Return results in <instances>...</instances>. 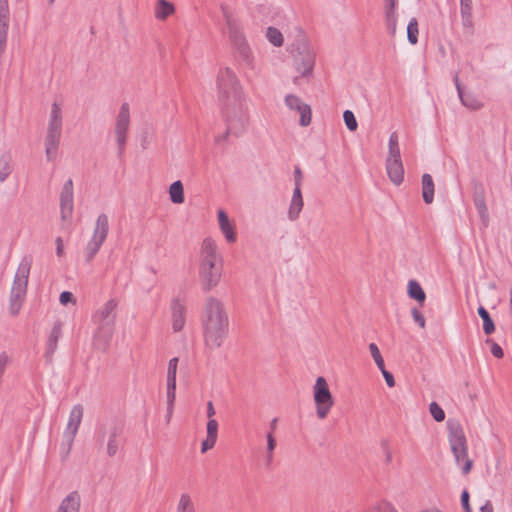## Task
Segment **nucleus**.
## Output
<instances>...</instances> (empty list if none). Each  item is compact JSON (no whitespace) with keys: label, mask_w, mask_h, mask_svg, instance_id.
I'll list each match as a JSON object with an SVG mask.
<instances>
[{"label":"nucleus","mask_w":512,"mask_h":512,"mask_svg":"<svg viewBox=\"0 0 512 512\" xmlns=\"http://www.w3.org/2000/svg\"><path fill=\"white\" fill-rule=\"evenodd\" d=\"M218 99L226 122V131L215 138L216 143L230 135L239 137L248 126L249 117L245 108V97L240 81L232 69H220L217 75Z\"/></svg>","instance_id":"f257e3e1"},{"label":"nucleus","mask_w":512,"mask_h":512,"mask_svg":"<svg viewBox=\"0 0 512 512\" xmlns=\"http://www.w3.org/2000/svg\"><path fill=\"white\" fill-rule=\"evenodd\" d=\"M201 323L205 345L210 349L221 347L229 332V318L219 299L209 297L206 300Z\"/></svg>","instance_id":"f03ea898"},{"label":"nucleus","mask_w":512,"mask_h":512,"mask_svg":"<svg viewBox=\"0 0 512 512\" xmlns=\"http://www.w3.org/2000/svg\"><path fill=\"white\" fill-rule=\"evenodd\" d=\"M94 438L100 449L106 444V454L109 457L116 456L127 442L124 421L113 418L98 424L95 429Z\"/></svg>","instance_id":"7ed1b4c3"},{"label":"nucleus","mask_w":512,"mask_h":512,"mask_svg":"<svg viewBox=\"0 0 512 512\" xmlns=\"http://www.w3.org/2000/svg\"><path fill=\"white\" fill-rule=\"evenodd\" d=\"M448 441L451 451L455 457L456 463L464 462L462 466L463 474L467 475L473 467V460L468 457L467 440L460 422L455 418L447 420Z\"/></svg>","instance_id":"20e7f679"},{"label":"nucleus","mask_w":512,"mask_h":512,"mask_svg":"<svg viewBox=\"0 0 512 512\" xmlns=\"http://www.w3.org/2000/svg\"><path fill=\"white\" fill-rule=\"evenodd\" d=\"M291 54L298 72L303 77L312 75L315 65V53L310 49L304 38L297 39L291 44Z\"/></svg>","instance_id":"39448f33"},{"label":"nucleus","mask_w":512,"mask_h":512,"mask_svg":"<svg viewBox=\"0 0 512 512\" xmlns=\"http://www.w3.org/2000/svg\"><path fill=\"white\" fill-rule=\"evenodd\" d=\"M109 232V219L105 213H101L98 215L96 219L95 228L93 231L92 238L87 243L84 248V262L85 264H90L97 253L99 252L101 246L105 242L107 235Z\"/></svg>","instance_id":"423d86ee"},{"label":"nucleus","mask_w":512,"mask_h":512,"mask_svg":"<svg viewBox=\"0 0 512 512\" xmlns=\"http://www.w3.org/2000/svg\"><path fill=\"white\" fill-rule=\"evenodd\" d=\"M313 399L316 405V414L319 419H325L334 405V397L328 383L323 376H319L313 386Z\"/></svg>","instance_id":"0eeeda50"},{"label":"nucleus","mask_w":512,"mask_h":512,"mask_svg":"<svg viewBox=\"0 0 512 512\" xmlns=\"http://www.w3.org/2000/svg\"><path fill=\"white\" fill-rule=\"evenodd\" d=\"M130 123V112L128 103H123L120 107L116 119L115 134L118 145V157H123L125 146L127 142V132Z\"/></svg>","instance_id":"6e6552de"},{"label":"nucleus","mask_w":512,"mask_h":512,"mask_svg":"<svg viewBox=\"0 0 512 512\" xmlns=\"http://www.w3.org/2000/svg\"><path fill=\"white\" fill-rule=\"evenodd\" d=\"M199 278L202 290L209 292L216 287L221 278V267L216 265V262H209L208 260H201L199 266Z\"/></svg>","instance_id":"1a4fd4ad"},{"label":"nucleus","mask_w":512,"mask_h":512,"mask_svg":"<svg viewBox=\"0 0 512 512\" xmlns=\"http://www.w3.org/2000/svg\"><path fill=\"white\" fill-rule=\"evenodd\" d=\"M230 41L235 49V58L245 64L251 66L253 62V56L249 44L241 30L235 34L229 35Z\"/></svg>","instance_id":"9d476101"},{"label":"nucleus","mask_w":512,"mask_h":512,"mask_svg":"<svg viewBox=\"0 0 512 512\" xmlns=\"http://www.w3.org/2000/svg\"><path fill=\"white\" fill-rule=\"evenodd\" d=\"M473 202L484 226L488 225L489 212L486 205L485 188L482 182L472 179Z\"/></svg>","instance_id":"9b49d317"},{"label":"nucleus","mask_w":512,"mask_h":512,"mask_svg":"<svg viewBox=\"0 0 512 512\" xmlns=\"http://www.w3.org/2000/svg\"><path fill=\"white\" fill-rule=\"evenodd\" d=\"M32 262H33L32 256L25 255L24 257H22L20 264L18 266L17 272L14 276L11 290L19 291V292H23V293L27 292L28 278H29Z\"/></svg>","instance_id":"f8f14e48"},{"label":"nucleus","mask_w":512,"mask_h":512,"mask_svg":"<svg viewBox=\"0 0 512 512\" xmlns=\"http://www.w3.org/2000/svg\"><path fill=\"white\" fill-rule=\"evenodd\" d=\"M84 409L81 404L74 405L70 411L67 427L63 433V440L73 445L74 439L78 432L79 426L83 418Z\"/></svg>","instance_id":"ddd939ff"},{"label":"nucleus","mask_w":512,"mask_h":512,"mask_svg":"<svg viewBox=\"0 0 512 512\" xmlns=\"http://www.w3.org/2000/svg\"><path fill=\"white\" fill-rule=\"evenodd\" d=\"M97 329L93 336V344L96 349L106 352L115 331V324L96 323Z\"/></svg>","instance_id":"4468645a"},{"label":"nucleus","mask_w":512,"mask_h":512,"mask_svg":"<svg viewBox=\"0 0 512 512\" xmlns=\"http://www.w3.org/2000/svg\"><path fill=\"white\" fill-rule=\"evenodd\" d=\"M73 181L71 178L65 181L60 193V212L61 219L67 220L71 218L73 213Z\"/></svg>","instance_id":"2eb2a0df"},{"label":"nucleus","mask_w":512,"mask_h":512,"mask_svg":"<svg viewBox=\"0 0 512 512\" xmlns=\"http://www.w3.org/2000/svg\"><path fill=\"white\" fill-rule=\"evenodd\" d=\"M118 306V300L115 298L109 299L102 308L94 313L92 320L94 323H116V308Z\"/></svg>","instance_id":"dca6fc26"},{"label":"nucleus","mask_w":512,"mask_h":512,"mask_svg":"<svg viewBox=\"0 0 512 512\" xmlns=\"http://www.w3.org/2000/svg\"><path fill=\"white\" fill-rule=\"evenodd\" d=\"M62 335V323L60 321H56L51 329V332L48 336L46 343V351L44 354L46 363L52 364L53 355L57 349V344Z\"/></svg>","instance_id":"f3484780"},{"label":"nucleus","mask_w":512,"mask_h":512,"mask_svg":"<svg viewBox=\"0 0 512 512\" xmlns=\"http://www.w3.org/2000/svg\"><path fill=\"white\" fill-rule=\"evenodd\" d=\"M9 17L8 0H0V53L6 48Z\"/></svg>","instance_id":"a211bd4d"},{"label":"nucleus","mask_w":512,"mask_h":512,"mask_svg":"<svg viewBox=\"0 0 512 512\" xmlns=\"http://www.w3.org/2000/svg\"><path fill=\"white\" fill-rule=\"evenodd\" d=\"M387 175L392 183L400 185L404 180V167L401 159H386Z\"/></svg>","instance_id":"6ab92c4d"},{"label":"nucleus","mask_w":512,"mask_h":512,"mask_svg":"<svg viewBox=\"0 0 512 512\" xmlns=\"http://www.w3.org/2000/svg\"><path fill=\"white\" fill-rule=\"evenodd\" d=\"M218 223L220 230L225 236L228 243H234L237 239L235 226L231 223L228 214L223 210L219 209L217 212Z\"/></svg>","instance_id":"aec40b11"},{"label":"nucleus","mask_w":512,"mask_h":512,"mask_svg":"<svg viewBox=\"0 0 512 512\" xmlns=\"http://www.w3.org/2000/svg\"><path fill=\"white\" fill-rule=\"evenodd\" d=\"M172 311V328L175 332H179L185 325L186 308L180 302L179 298H174L171 303Z\"/></svg>","instance_id":"412c9836"},{"label":"nucleus","mask_w":512,"mask_h":512,"mask_svg":"<svg viewBox=\"0 0 512 512\" xmlns=\"http://www.w3.org/2000/svg\"><path fill=\"white\" fill-rule=\"evenodd\" d=\"M304 206L301 187H294L292 199L288 210V218L295 221L299 218L300 212Z\"/></svg>","instance_id":"4be33fe9"},{"label":"nucleus","mask_w":512,"mask_h":512,"mask_svg":"<svg viewBox=\"0 0 512 512\" xmlns=\"http://www.w3.org/2000/svg\"><path fill=\"white\" fill-rule=\"evenodd\" d=\"M207 436L201 443V452L206 453L212 449L217 441L218 436V422L215 419H209L207 422Z\"/></svg>","instance_id":"5701e85b"},{"label":"nucleus","mask_w":512,"mask_h":512,"mask_svg":"<svg viewBox=\"0 0 512 512\" xmlns=\"http://www.w3.org/2000/svg\"><path fill=\"white\" fill-rule=\"evenodd\" d=\"M473 1L472 0H460V14L462 25L465 29L470 30V34H473L474 22H473Z\"/></svg>","instance_id":"b1692460"},{"label":"nucleus","mask_w":512,"mask_h":512,"mask_svg":"<svg viewBox=\"0 0 512 512\" xmlns=\"http://www.w3.org/2000/svg\"><path fill=\"white\" fill-rule=\"evenodd\" d=\"M61 133L47 131L45 138V153L48 161H53L56 158Z\"/></svg>","instance_id":"393cba45"},{"label":"nucleus","mask_w":512,"mask_h":512,"mask_svg":"<svg viewBox=\"0 0 512 512\" xmlns=\"http://www.w3.org/2000/svg\"><path fill=\"white\" fill-rule=\"evenodd\" d=\"M220 10L225 20L229 35L235 34L237 31L241 30L239 20L234 17L232 10L227 3H221Z\"/></svg>","instance_id":"a878e982"},{"label":"nucleus","mask_w":512,"mask_h":512,"mask_svg":"<svg viewBox=\"0 0 512 512\" xmlns=\"http://www.w3.org/2000/svg\"><path fill=\"white\" fill-rule=\"evenodd\" d=\"M407 294L410 299L418 302L421 307L424 305L426 301V293L417 280H409L407 285Z\"/></svg>","instance_id":"bb28decb"},{"label":"nucleus","mask_w":512,"mask_h":512,"mask_svg":"<svg viewBox=\"0 0 512 512\" xmlns=\"http://www.w3.org/2000/svg\"><path fill=\"white\" fill-rule=\"evenodd\" d=\"M79 508L80 496L73 491L62 500L57 512H79Z\"/></svg>","instance_id":"cd10ccee"},{"label":"nucleus","mask_w":512,"mask_h":512,"mask_svg":"<svg viewBox=\"0 0 512 512\" xmlns=\"http://www.w3.org/2000/svg\"><path fill=\"white\" fill-rule=\"evenodd\" d=\"M422 198L425 204H431L434 200L435 185L430 174L424 173L421 178Z\"/></svg>","instance_id":"c85d7f7f"},{"label":"nucleus","mask_w":512,"mask_h":512,"mask_svg":"<svg viewBox=\"0 0 512 512\" xmlns=\"http://www.w3.org/2000/svg\"><path fill=\"white\" fill-rule=\"evenodd\" d=\"M477 312H478L479 317L483 321L484 334L487 336H490L491 334H493L495 332V329H496L494 320L492 319L488 310L482 305H480L478 307Z\"/></svg>","instance_id":"c756f323"},{"label":"nucleus","mask_w":512,"mask_h":512,"mask_svg":"<svg viewBox=\"0 0 512 512\" xmlns=\"http://www.w3.org/2000/svg\"><path fill=\"white\" fill-rule=\"evenodd\" d=\"M201 260H208L209 262H216V244L214 240L207 237L203 240L201 247Z\"/></svg>","instance_id":"7c9ffc66"},{"label":"nucleus","mask_w":512,"mask_h":512,"mask_svg":"<svg viewBox=\"0 0 512 512\" xmlns=\"http://www.w3.org/2000/svg\"><path fill=\"white\" fill-rule=\"evenodd\" d=\"M175 11L173 3L167 0H157L155 17L159 20H166Z\"/></svg>","instance_id":"2f4dec72"},{"label":"nucleus","mask_w":512,"mask_h":512,"mask_svg":"<svg viewBox=\"0 0 512 512\" xmlns=\"http://www.w3.org/2000/svg\"><path fill=\"white\" fill-rule=\"evenodd\" d=\"M170 200L174 204H182L185 201L184 187L180 180L174 181L169 187Z\"/></svg>","instance_id":"473e14b6"},{"label":"nucleus","mask_w":512,"mask_h":512,"mask_svg":"<svg viewBox=\"0 0 512 512\" xmlns=\"http://www.w3.org/2000/svg\"><path fill=\"white\" fill-rule=\"evenodd\" d=\"M26 293L11 290L9 299V312L12 316H17L22 307Z\"/></svg>","instance_id":"72a5a7b5"},{"label":"nucleus","mask_w":512,"mask_h":512,"mask_svg":"<svg viewBox=\"0 0 512 512\" xmlns=\"http://www.w3.org/2000/svg\"><path fill=\"white\" fill-rule=\"evenodd\" d=\"M12 157L9 152H5L0 156V182H4L12 173L11 165Z\"/></svg>","instance_id":"f704fd0d"},{"label":"nucleus","mask_w":512,"mask_h":512,"mask_svg":"<svg viewBox=\"0 0 512 512\" xmlns=\"http://www.w3.org/2000/svg\"><path fill=\"white\" fill-rule=\"evenodd\" d=\"M458 96L461 103L469 109L478 110L483 106V104L471 93H465L464 91Z\"/></svg>","instance_id":"c9c22d12"},{"label":"nucleus","mask_w":512,"mask_h":512,"mask_svg":"<svg viewBox=\"0 0 512 512\" xmlns=\"http://www.w3.org/2000/svg\"><path fill=\"white\" fill-rule=\"evenodd\" d=\"M266 37H267L268 41L275 47H281L283 45V42H284L283 35H282L281 31L276 27H273V26L268 27L267 31H266Z\"/></svg>","instance_id":"e433bc0d"},{"label":"nucleus","mask_w":512,"mask_h":512,"mask_svg":"<svg viewBox=\"0 0 512 512\" xmlns=\"http://www.w3.org/2000/svg\"><path fill=\"white\" fill-rule=\"evenodd\" d=\"M388 149V157H391L392 159H401L398 134L396 132H392L389 137Z\"/></svg>","instance_id":"4c0bfd02"},{"label":"nucleus","mask_w":512,"mask_h":512,"mask_svg":"<svg viewBox=\"0 0 512 512\" xmlns=\"http://www.w3.org/2000/svg\"><path fill=\"white\" fill-rule=\"evenodd\" d=\"M418 21L416 18H411L407 25V39L410 44L415 45L418 42Z\"/></svg>","instance_id":"58836bf2"},{"label":"nucleus","mask_w":512,"mask_h":512,"mask_svg":"<svg viewBox=\"0 0 512 512\" xmlns=\"http://www.w3.org/2000/svg\"><path fill=\"white\" fill-rule=\"evenodd\" d=\"M384 14L387 31L390 36L394 37L397 27V13L396 11H384Z\"/></svg>","instance_id":"ea45409f"},{"label":"nucleus","mask_w":512,"mask_h":512,"mask_svg":"<svg viewBox=\"0 0 512 512\" xmlns=\"http://www.w3.org/2000/svg\"><path fill=\"white\" fill-rule=\"evenodd\" d=\"M176 512H195L191 497L188 494L181 495Z\"/></svg>","instance_id":"a19ab883"},{"label":"nucleus","mask_w":512,"mask_h":512,"mask_svg":"<svg viewBox=\"0 0 512 512\" xmlns=\"http://www.w3.org/2000/svg\"><path fill=\"white\" fill-rule=\"evenodd\" d=\"M298 112L300 114V126L307 127L308 125H310L312 119V110L310 105L304 103V105L301 106Z\"/></svg>","instance_id":"79ce46f5"},{"label":"nucleus","mask_w":512,"mask_h":512,"mask_svg":"<svg viewBox=\"0 0 512 512\" xmlns=\"http://www.w3.org/2000/svg\"><path fill=\"white\" fill-rule=\"evenodd\" d=\"M429 411L431 416L436 422H442L445 419V412L442 407L435 401H432L429 405Z\"/></svg>","instance_id":"37998d69"},{"label":"nucleus","mask_w":512,"mask_h":512,"mask_svg":"<svg viewBox=\"0 0 512 512\" xmlns=\"http://www.w3.org/2000/svg\"><path fill=\"white\" fill-rule=\"evenodd\" d=\"M343 119L347 129L354 132L358 128V123L354 113L351 110H345L343 113Z\"/></svg>","instance_id":"c03bdc74"},{"label":"nucleus","mask_w":512,"mask_h":512,"mask_svg":"<svg viewBox=\"0 0 512 512\" xmlns=\"http://www.w3.org/2000/svg\"><path fill=\"white\" fill-rule=\"evenodd\" d=\"M179 359L178 357H174L169 360L168 370H167V382L176 383V374H177V366Z\"/></svg>","instance_id":"a18cd8bd"},{"label":"nucleus","mask_w":512,"mask_h":512,"mask_svg":"<svg viewBox=\"0 0 512 512\" xmlns=\"http://www.w3.org/2000/svg\"><path fill=\"white\" fill-rule=\"evenodd\" d=\"M369 351H370L371 356L373 357L377 367L379 369L383 368L385 366V363H384V359L380 353L378 346L375 343H370Z\"/></svg>","instance_id":"49530a36"},{"label":"nucleus","mask_w":512,"mask_h":512,"mask_svg":"<svg viewBox=\"0 0 512 512\" xmlns=\"http://www.w3.org/2000/svg\"><path fill=\"white\" fill-rule=\"evenodd\" d=\"M285 103L291 110L296 111H298L301 108V106L304 105V102H302V100L298 96L293 94H288L285 97Z\"/></svg>","instance_id":"de8ad7c7"},{"label":"nucleus","mask_w":512,"mask_h":512,"mask_svg":"<svg viewBox=\"0 0 512 512\" xmlns=\"http://www.w3.org/2000/svg\"><path fill=\"white\" fill-rule=\"evenodd\" d=\"M486 343L490 344L491 353L494 357H496L497 359H501L504 357V351L502 347L499 344H497L493 339L488 338L486 340Z\"/></svg>","instance_id":"09e8293b"},{"label":"nucleus","mask_w":512,"mask_h":512,"mask_svg":"<svg viewBox=\"0 0 512 512\" xmlns=\"http://www.w3.org/2000/svg\"><path fill=\"white\" fill-rule=\"evenodd\" d=\"M176 399V383L167 382V404L168 406H174Z\"/></svg>","instance_id":"8fccbe9b"},{"label":"nucleus","mask_w":512,"mask_h":512,"mask_svg":"<svg viewBox=\"0 0 512 512\" xmlns=\"http://www.w3.org/2000/svg\"><path fill=\"white\" fill-rule=\"evenodd\" d=\"M461 506L464 512H472V508L470 506V494L467 489H464L461 493Z\"/></svg>","instance_id":"3c124183"},{"label":"nucleus","mask_w":512,"mask_h":512,"mask_svg":"<svg viewBox=\"0 0 512 512\" xmlns=\"http://www.w3.org/2000/svg\"><path fill=\"white\" fill-rule=\"evenodd\" d=\"M411 314H412L413 320L419 325V327L425 328L426 320H425L424 315L419 311V309L414 307L411 310Z\"/></svg>","instance_id":"603ef678"},{"label":"nucleus","mask_w":512,"mask_h":512,"mask_svg":"<svg viewBox=\"0 0 512 512\" xmlns=\"http://www.w3.org/2000/svg\"><path fill=\"white\" fill-rule=\"evenodd\" d=\"M367 512H397V511L390 503L382 502L378 506L371 508Z\"/></svg>","instance_id":"864d4df0"},{"label":"nucleus","mask_w":512,"mask_h":512,"mask_svg":"<svg viewBox=\"0 0 512 512\" xmlns=\"http://www.w3.org/2000/svg\"><path fill=\"white\" fill-rule=\"evenodd\" d=\"M59 301L62 305L66 306L70 303H75L76 299L72 292L70 291H63L59 296Z\"/></svg>","instance_id":"5fc2aeb1"},{"label":"nucleus","mask_w":512,"mask_h":512,"mask_svg":"<svg viewBox=\"0 0 512 512\" xmlns=\"http://www.w3.org/2000/svg\"><path fill=\"white\" fill-rule=\"evenodd\" d=\"M50 120L62 121V111L60 106L56 102L52 104Z\"/></svg>","instance_id":"6e6d98bb"},{"label":"nucleus","mask_w":512,"mask_h":512,"mask_svg":"<svg viewBox=\"0 0 512 512\" xmlns=\"http://www.w3.org/2000/svg\"><path fill=\"white\" fill-rule=\"evenodd\" d=\"M379 370L381 371V373H382V375H383V377H384V379L386 381L387 386L390 387V388L394 387L395 386V379H394L393 374L390 371H388L385 368V366L383 368L379 369Z\"/></svg>","instance_id":"4d7b16f0"},{"label":"nucleus","mask_w":512,"mask_h":512,"mask_svg":"<svg viewBox=\"0 0 512 512\" xmlns=\"http://www.w3.org/2000/svg\"><path fill=\"white\" fill-rule=\"evenodd\" d=\"M266 439H267V454H273L277 443H276V439H275L274 435L272 434V432L267 433Z\"/></svg>","instance_id":"13d9d810"},{"label":"nucleus","mask_w":512,"mask_h":512,"mask_svg":"<svg viewBox=\"0 0 512 512\" xmlns=\"http://www.w3.org/2000/svg\"><path fill=\"white\" fill-rule=\"evenodd\" d=\"M302 180H303L302 170H301V168L298 165H296L295 168H294V183H295V187H301Z\"/></svg>","instance_id":"bf43d9fd"},{"label":"nucleus","mask_w":512,"mask_h":512,"mask_svg":"<svg viewBox=\"0 0 512 512\" xmlns=\"http://www.w3.org/2000/svg\"><path fill=\"white\" fill-rule=\"evenodd\" d=\"M47 131L61 133L62 121L49 120Z\"/></svg>","instance_id":"052dcab7"},{"label":"nucleus","mask_w":512,"mask_h":512,"mask_svg":"<svg viewBox=\"0 0 512 512\" xmlns=\"http://www.w3.org/2000/svg\"><path fill=\"white\" fill-rule=\"evenodd\" d=\"M8 362H9L8 355L6 354V352H2L0 354V378L4 374V371L6 369V366H7Z\"/></svg>","instance_id":"680f3d73"},{"label":"nucleus","mask_w":512,"mask_h":512,"mask_svg":"<svg viewBox=\"0 0 512 512\" xmlns=\"http://www.w3.org/2000/svg\"><path fill=\"white\" fill-rule=\"evenodd\" d=\"M398 0H384V11H396Z\"/></svg>","instance_id":"e2e57ef3"},{"label":"nucleus","mask_w":512,"mask_h":512,"mask_svg":"<svg viewBox=\"0 0 512 512\" xmlns=\"http://www.w3.org/2000/svg\"><path fill=\"white\" fill-rule=\"evenodd\" d=\"M64 442L65 443H63L61 446L62 459L67 458L72 449V445H69V442H66L65 440H64Z\"/></svg>","instance_id":"0e129e2a"},{"label":"nucleus","mask_w":512,"mask_h":512,"mask_svg":"<svg viewBox=\"0 0 512 512\" xmlns=\"http://www.w3.org/2000/svg\"><path fill=\"white\" fill-rule=\"evenodd\" d=\"M55 243H56V255L58 257H61L64 253V249H63V240L61 237H57L56 240H55Z\"/></svg>","instance_id":"69168bd1"},{"label":"nucleus","mask_w":512,"mask_h":512,"mask_svg":"<svg viewBox=\"0 0 512 512\" xmlns=\"http://www.w3.org/2000/svg\"><path fill=\"white\" fill-rule=\"evenodd\" d=\"M382 447H383V450L385 452L386 463L389 464L391 462V460H392V455H391V452L388 449L387 441L386 440L382 441Z\"/></svg>","instance_id":"338daca9"},{"label":"nucleus","mask_w":512,"mask_h":512,"mask_svg":"<svg viewBox=\"0 0 512 512\" xmlns=\"http://www.w3.org/2000/svg\"><path fill=\"white\" fill-rule=\"evenodd\" d=\"M481 512H494L493 505L490 500H487L484 505L480 507Z\"/></svg>","instance_id":"774afa93"}]
</instances>
